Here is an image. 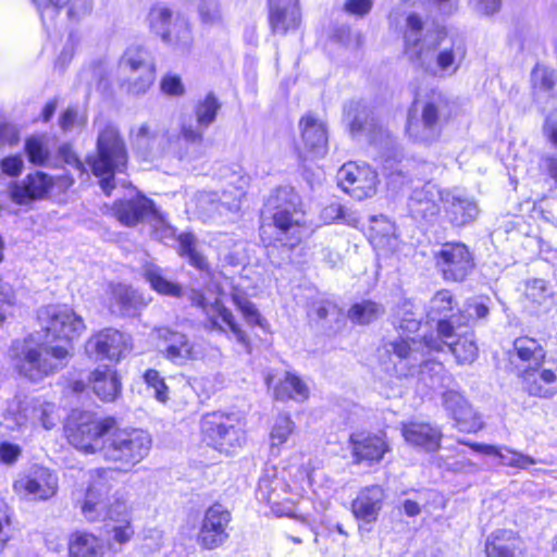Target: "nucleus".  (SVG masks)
<instances>
[{
  "instance_id": "1",
  "label": "nucleus",
  "mask_w": 557,
  "mask_h": 557,
  "mask_svg": "<svg viewBox=\"0 0 557 557\" xmlns=\"http://www.w3.org/2000/svg\"><path fill=\"white\" fill-rule=\"evenodd\" d=\"M70 443L85 454H98L116 475L140 463L152 447L151 435L138 428H120L114 418L86 417L69 433Z\"/></svg>"
},
{
  "instance_id": "2",
  "label": "nucleus",
  "mask_w": 557,
  "mask_h": 557,
  "mask_svg": "<svg viewBox=\"0 0 557 557\" xmlns=\"http://www.w3.org/2000/svg\"><path fill=\"white\" fill-rule=\"evenodd\" d=\"M47 335L63 341V345L45 346L23 343L13 348L12 363L20 375L38 382L61 370L71 358V342L85 330L83 319L66 306H47L38 311Z\"/></svg>"
},
{
  "instance_id": "3",
  "label": "nucleus",
  "mask_w": 557,
  "mask_h": 557,
  "mask_svg": "<svg viewBox=\"0 0 557 557\" xmlns=\"http://www.w3.org/2000/svg\"><path fill=\"white\" fill-rule=\"evenodd\" d=\"M404 53L413 66L433 75L451 76L465 57L463 41L441 28H425L422 17L409 13L401 27Z\"/></svg>"
},
{
  "instance_id": "4",
  "label": "nucleus",
  "mask_w": 557,
  "mask_h": 557,
  "mask_svg": "<svg viewBox=\"0 0 557 557\" xmlns=\"http://www.w3.org/2000/svg\"><path fill=\"white\" fill-rule=\"evenodd\" d=\"M221 102L213 92L199 99L194 107L196 121L190 115H182L180 131H164L158 139L156 154L172 156L180 160H196L202 156L205 129L216 120Z\"/></svg>"
},
{
  "instance_id": "5",
  "label": "nucleus",
  "mask_w": 557,
  "mask_h": 557,
  "mask_svg": "<svg viewBox=\"0 0 557 557\" xmlns=\"http://www.w3.org/2000/svg\"><path fill=\"white\" fill-rule=\"evenodd\" d=\"M97 126L96 154L87 160L95 176L99 177L100 187L108 196L114 188V175L123 172L127 164L125 143L117 127L103 117L95 120Z\"/></svg>"
},
{
  "instance_id": "6",
  "label": "nucleus",
  "mask_w": 557,
  "mask_h": 557,
  "mask_svg": "<svg viewBox=\"0 0 557 557\" xmlns=\"http://www.w3.org/2000/svg\"><path fill=\"white\" fill-rule=\"evenodd\" d=\"M298 194L294 188L285 186L276 188L267 199L262 219H271L276 230L275 240L287 250L296 247L305 228L304 212Z\"/></svg>"
},
{
  "instance_id": "7",
  "label": "nucleus",
  "mask_w": 557,
  "mask_h": 557,
  "mask_svg": "<svg viewBox=\"0 0 557 557\" xmlns=\"http://www.w3.org/2000/svg\"><path fill=\"white\" fill-rule=\"evenodd\" d=\"M116 472L111 468H98L91 472L89 483L83 499L77 500L84 518L90 522L106 519L119 520L127 515V505L122 497L110 496Z\"/></svg>"
},
{
  "instance_id": "8",
  "label": "nucleus",
  "mask_w": 557,
  "mask_h": 557,
  "mask_svg": "<svg viewBox=\"0 0 557 557\" xmlns=\"http://www.w3.org/2000/svg\"><path fill=\"white\" fill-rule=\"evenodd\" d=\"M453 109V103L442 92H432L428 98L416 101L408 113V137L423 145L435 143L451 117Z\"/></svg>"
},
{
  "instance_id": "9",
  "label": "nucleus",
  "mask_w": 557,
  "mask_h": 557,
  "mask_svg": "<svg viewBox=\"0 0 557 557\" xmlns=\"http://www.w3.org/2000/svg\"><path fill=\"white\" fill-rule=\"evenodd\" d=\"M122 86L128 94L143 95L153 84L156 67L149 52L139 47H128L119 61Z\"/></svg>"
},
{
  "instance_id": "10",
  "label": "nucleus",
  "mask_w": 557,
  "mask_h": 557,
  "mask_svg": "<svg viewBox=\"0 0 557 557\" xmlns=\"http://www.w3.org/2000/svg\"><path fill=\"white\" fill-rule=\"evenodd\" d=\"M200 429L203 442L226 455L234 453L245 442L244 431L236 419L221 412L205 414Z\"/></svg>"
},
{
  "instance_id": "11",
  "label": "nucleus",
  "mask_w": 557,
  "mask_h": 557,
  "mask_svg": "<svg viewBox=\"0 0 557 557\" xmlns=\"http://www.w3.org/2000/svg\"><path fill=\"white\" fill-rule=\"evenodd\" d=\"M455 317H450L449 320H438V338L425 337V346L430 350L436 351L443 350L446 346L459 364L472 363L478 357V346L473 334L469 332L463 334L457 333L460 326L455 322Z\"/></svg>"
},
{
  "instance_id": "12",
  "label": "nucleus",
  "mask_w": 557,
  "mask_h": 557,
  "mask_svg": "<svg viewBox=\"0 0 557 557\" xmlns=\"http://www.w3.org/2000/svg\"><path fill=\"white\" fill-rule=\"evenodd\" d=\"M436 265L448 282H462L474 269L469 248L462 243H445L436 252Z\"/></svg>"
},
{
  "instance_id": "13",
  "label": "nucleus",
  "mask_w": 557,
  "mask_h": 557,
  "mask_svg": "<svg viewBox=\"0 0 557 557\" xmlns=\"http://www.w3.org/2000/svg\"><path fill=\"white\" fill-rule=\"evenodd\" d=\"M245 194L242 188L224 190L221 195L212 191H200L196 196V211L200 219L216 222L230 213L239 211Z\"/></svg>"
},
{
  "instance_id": "14",
  "label": "nucleus",
  "mask_w": 557,
  "mask_h": 557,
  "mask_svg": "<svg viewBox=\"0 0 557 557\" xmlns=\"http://www.w3.org/2000/svg\"><path fill=\"white\" fill-rule=\"evenodd\" d=\"M338 186L357 200L372 197L376 193L377 174L368 164L345 163L337 172Z\"/></svg>"
},
{
  "instance_id": "15",
  "label": "nucleus",
  "mask_w": 557,
  "mask_h": 557,
  "mask_svg": "<svg viewBox=\"0 0 557 557\" xmlns=\"http://www.w3.org/2000/svg\"><path fill=\"white\" fill-rule=\"evenodd\" d=\"M18 494L32 500H47L53 497L59 488L58 475L45 467H34L14 483Z\"/></svg>"
},
{
  "instance_id": "16",
  "label": "nucleus",
  "mask_w": 557,
  "mask_h": 557,
  "mask_svg": "<svg viewBox=\"0 0 557 557\" xmlns=\"http://www.w3.org/2000/svg\"><path fill=\"white\" fill-rule=\"evenodd\" d=\"M231 512L220 504H214L206 510L198 534L199 544L207 549H214L228 539L227 527Z\"/></svg>"
},
{
  "instance_id": "17",
  "label": "nucleus",
  "mask_w": 557,
  "mask_h": 557,
  "mask_svg": "<svg viewBox=\"0 0 557 557\" xmlns=\"http://www.w3.org/2000/svg\"><path fill=\"white\" fill-rule=\"evenodd\" d=\"M129 350L131 337L114 329H106L86 343L87 354L99 359L119 360Z\"/></svg>"
},
{
  "instance_id": "18",
  "label": "nucleus",
  "mask_w": 557,
  "mask_h": 557,
  "mask_svg": "<svg viewBox=\"0 0 557 557\" xmlns=\"http://www.w3.org/2000/svg\"><path fill=\"white\" fill-rule=\"evenodd\" d=\"M385 499L384 490L380 485L362 488L351 504L352 513L359 521L360 531H371L377 520Z\"/></svg>"
},
{
  "instance_id": "19",
  "label": "nucleus",
  "mask_w": 557,
  "mask_h": 557,
  "mask_svg": "<svg viewBox=\"0 0 557 557\" xmlns=\"http://www.w3.org/2000/svg\"><path fill=\"white\" fill-rule=\"evenodd\" d=\"M189 299L193 305L201 308L208 315L212 329L224 331L225 326L234 334L236 339L243 345H247L248 339L244 331L235 322L232 312L215 299L213 304H209L206 297L198 290H191Z\"/></svg>"
},
{
  "instance_id": "20",
  "label": "nucleus",
  "mask_w": 557,
  "mask_h": 557,
  "mask_svg": "<svg viewBox=\"0 0 557 557\" xmlns=\"http://www.w3.org/2000/svg\"><path fill=\"white\" fill-rule=\"evenodd\" d=\"M159 337L164 343V357L176 364H184L189 360L199 359L203 350L200 345L191 341L186 334L161 329Z\"/></svg>"
},
{
  "instance_id": "21",
  "label": "nucleus",
  "mask_w": 557,
  "mask_h": 557,
  "mask_svg": "<svg viewBox=\"0 0 557 557\" xmlns=\"http://www.w3.org/2000/svg\"><path fill=\"white\" fill-rule=\"evenodd\" d=\"M268 21L275 35H286L298 29L301 13L298 0H268Z\"/></svg>"
},
{
  "instance_id": "22",
  "label": "nucleus",
  "mask_w": 557,
  "mask_h": 557,
  "mask_svg": "<svg viewBox=\"0 0 557 557\" xmlns=\"http://www.w3.org/2000/svg\"><path fill=\"white\" fill-rule=\"evenodd\" d=\"M442 202L449 222L456 226L467 225L479 215L475 200L461 191L444 190Z\"/></svg>"
},
{
  "instance_id": "23",
  "label": "nucleus",
  "mask_w": 557,
  "mask_h": 557,
  "mask_svg": "<svg viewBox=\"0 0 557 557\" xmlns=\"http://www.w3.org/2000/svg\"><path fill=\"white\" fill-rule=\"evenodd\" d=\"M420 344L411 338H399L385 344L387 354L395 356L398 361L394 363L395 373L399 377H408L416 373V368L422 361L419 351Z\"/></svg>"
},
{
  "instance_id": "24",
  "label": "nucleus",
  "mask_w": 557,
  "mask_h": 557,
  "mask_svg": "<svg viewBox=\"0 0 557 557\" xmlns=\"http://www.w3.org/2000/svg\"><path fill=\"white\" fill-rule=\"evenodd\" d=\"M443 191L426 182L421 188L417 187L412 190L408 199V211L416 220H429L437 215L440 211L438 199L442 201Z\"/></svg>"
},
{
  "instance_id": "25",
  "label": "nucleus",
  "mask_w": 557,
  "mask_h": 557,
  "mask_svg": "<svg viewBox=\"0 0 557 557\" xmlns=\"http://www.w3.org/2000/svg\"><path fill=\"white\" fill-rule=\"evenodd\" d=\"M154 210L153 202L143 195L128 199L116 200L112 208V215L125 226H135L149 218Z\"/></svg>"
},
{
  "instance_id": "26",
  "label": "nucleus",
  "mask_w": 557,
  "mask_h": 557,
  "mask_svg": "<svg viewBox=\"0 0 557 557\" xmlns=\"http://www.w3.org/2000/svg\"><path fill=\"white\" fill-rule=\"evenodd\" d=\"M352 455L358 462H379L389 446L383 435L371 433H354L349 437Z\"/></svg>"
},
{
  "instance_id": "27",
  "label": "nucleus",
  "mask_w": 557,
  "mask_h": 557,
  "mask_svg": "<svg viewBox=\"0 0 557 557\" xmlns=\"http://www.w3.org/2000/svg\"><path fill=\"white\" fill-rule=\"evenodd\" d=\"M523 388L529 395L541 398H550L557 394V373L542 366L523 369L520 374Z\"/></svg>"
},
{
  "instance_id": "28",
  "label": "nucleus",
  "mask_w": 557,
  "mask_h": 557,
  "mask_svg": "<svg viewBox=\"0 0 557 557\" xmlns=\"http://www.w3.org/2000/svg\"><path fill=\"white\" fill-rule=\"evenodd\" d=\"M301 138L305 147L317 157L327 151V128L323 120L312 113L304 115L299 122Z\"/></svg>"
},
{
  "instance_id": "29",
  "label": "nucleus",
  "mask_w": 557,
  "mask_h": 557,
  "mask_svg": "<svg viewBox=\"0 0 557 557\" xmlns=\"http://www.w3.org/2000/svg\"><path fill=\"white\" fill-rule=\"evenodd\" d=\"M359 104L351 103L347 110V117L350 120V133L356 136L364 134L370 143L387 146L391 143V134L382 124H379L373 117L369 119L364 112L357 113L351 117L352 111H357Z\"/></svg>"
},
{
  "instance_id": "30",
  "label": "nucleus",
  "mask_w": 557,
  "mask_h": 557,
  "mask_svg": "<svg viewBox=\"0 0 557 557\" xmlns=\"http://www.w3.org/2000/svg\"><path fill=\"white\" fill-rule=\"evenodd\" d=\"M401 434L405 441L414 447H420L426 451L438 449L442 432L440 429L429 423L410 421L401 426Z\"/></svg>"
},
{
  "instance_id": "31",
  "label": "nucleus",
  "mask_w": 557,
  "mask_h": 557,
  "mask_svg": "<svg viewBox=\"0 0 557 557\" xmlns=\"http://www.w3.org/2000/svg\"><path fill=\"white\" fill-rule=\"evenodd\" d=\"M487 557H523V542L511 530H496L486 539Z\"/></svg>"
},
{
  "instance_id": "32",
  "label": "nucleus",
  "mask_w": 557,
  "mask_h": 557,
  "mask_svg": "<svg viewBox=\"0 0 557 557\" xmlns=\"http://www.w3.org/2000/svg\"><path fill=\"white\" fill-rule=\"evenodd\" d=\"M35 410L32 401H25V397H14L7 403L1 416L0 426L10 432H24L30 426L29 411Z\"/></svg>"
},
{
  "instance_id": "33",
  "label": "nucleus",
  "mask_w": 557,
  "mask_h": 557,
  "mask_svg": "<svg viewBox=\"0 0 557 557\" xmlns=\"http://www.w3.org/2000/svg\"><path fill=\"white\" fill-rule=\"evenodd\" d=\"M513 351L520 361L517 363L520 374L523 369H529V367L535 369V367L542 366L546 355L542 345L536 339L528 336L516 338Z\"/></svg>"
},
{
  "instance_id": "34",
  "label": "nucleus",
  "mask_w": 557,
  "mask_h": 557,
  "mask_svg": "<svg viewBox=\"0 0 557 557\" xmlns=\"http://www.w3.org/2000/svg\"><path fill=\"white\" fill-rule=\"evenodd\" d=\"M537 102L557 108V73L536 66L532 73Z\"/></svg>"
},
{
  "instance_id": "35",
  "label": "nucleus",
  "mask_w": 557,
  "mask_h": 557,
  "mask_svg": "<svg viewBox=\"0 0 557 557\" xmlns=\"http://www.w3.org/2000/svg\"><path fill=\"white\" fill-rule=\"evenodd\" d=\"M50 187L51 178L42 172H36L26 177L23 186L12 190V197L17 203L25 205L30 200L46 196Z\"/></svg>"
},
{
  "instance_id": "36",
  "label": "nucleus",
  "mask_w": 557,
  "mask_h": 557,
  "mask_svg": "<svg viewBox=\"0 0 557 557\" xmlns=\"http://www.w3.org/2000/svg\"><path fill=\"white\" fill-rule=\"evenodd\" d=\"M90 381L95 394L102 400L112 401L120 394L121 382L116 372L110 368L95 370Z\"/></svg>"
},
{
  "instance_id": "37",
  "label": "nucleus",
  "mask_w": 557,
  "mask_h": 557,
  "mask_svg": "<svg viewBox=\"0 0 557 557\" xmlns=\"http://www.w3.org/2000/svg\"><path fill=\"white\" fill-rule=\"evenodd\" d=\"M112 302L110 310L113 313L129 315L143 305L141 297L129 286L116 284L111 286Z\"/></svg>"
},
{
  "instance_id": "38",
  "label": "nucleus",
  "mask_w": 557,
  "mask_h": 557,
  "mask_svg": "<svg viewBox=\"0 0 557 557\" xmlns=\"http://www.w3.org/2000/svg\"><path fill=\"white\" fill-rule=\"evenodd\" d=\"M102 541L91 533L77 531L70 540V557H103Z\"/></svg>"
},
{
  "instance_id": "39",
  "label": "nucleus",
  "mask_w": 557,
  "mask_h": 557,
  "mask_svg": "<svg viewBox=\"0 0 557 557\" xmlns=\"http://www.w3.org/2000/svg\"><path fill=\"white\" fill-rule=\"evenodd\" d=\"M418 381L429 389H438L448 386L451 377L447 374L443 363L428 360L419 364Z\"/></svg>"
},
{
  "instance_id": "40",
  "label": "nucleus",
  "mask_w": 557,
  "mask_h": 557,
  "mask_svg": "<svg viewBox=\"0 0 557 557\" xmlns=\"http://www.w3.org/2000/svg\"><path fill=\"white\" fill-rule=\"evenodd\" d=\"M449 406L454 403L460 405V410L454 411L451 418L454 419L456 426L462 432H476L483 426L481 417L473 410L462 395H451L449 398Z\"/></svg>"
},
{
  "instance_id": "41",
  "label": "nucleus",
  "mask_w": 557,
  "mask_h": 557,
  "mask_svg": "<svg viewBox=\"0 0 557 557\" xmlns=\"http://www.w3.org/2000/svg\"><path fill=\"white\" fill-rule=\"evenodd\" d=\"M69 2V15L78 16L87 13L90 8V0H34L44 23H46V14L53 20L58 14V9Z\"/></svg>"
},
{
  "instance_id": "42",
  "label": "nucleus",
  "mask_w": 557,
  "mask_h": 557,
  "mask_svg": "<svg viewBox=\"0 0 557 557\" xmlns=\"http://www.w3.org/2000/svg\"><path fill=\"white\" fill-rule=\"evenodd\" d=\"M144 276L157 293L165 296L181 297L182 287L177 283L168 280L160 267L147 264L144 268Z\"/></svg>"
},
{
  "instance_id": "43",
  "label": "nucleus",
  "mask_w": 557,
  "mask_h": 557,
  "mask_svg": "<svg viewBox=\"0 0 557 557\" xmlns=\"http://www.w3.org/2000/svg\"><path fill=\"white\" fill-rule=\"evenodd\" d=\"M276 399H295L302 401L308 398L307 385L296 375L287 373L283 381L274 388Z\"/></svg>"
},
{
  "instance_id": "44",
  "label": "nucleus",
  "mask_w": 557,
  "mask_h": 557,
  "mask_svg": "<svg viewBox=\"0 0 557 557\" xmlns=\"http://www.w3.org/2000/svg\"><path fill=\"white\" fill-rule=\"evenodd\" d=\"M196 10L199 21L205 27H223L225 25L221 0H198Z\"/></svg>"
},
{
  "instance_id": "45",
  "label": "nucleus",
  "mask_w": 557,
  "mask_h": 557,
  "mask_svg": "<svg viewBox=\"0 0 557 557\" xmlns=\"http://www.w3.org/2000/svg\"><path fill=\"white\" fill-rule=\"evenodd\" d=\"M25 401H32L35 410L29 411L32 421L30 426L40 424L46 430L55 425V405L40 398L26 397Z\"/></svg>"
},
{
  "instance_id": "46",
  "label": "nucleus",
  "mask_w": 557,
  "mask_h": 557,
  "mask_svg": "<svg viewBox=\"0 0 557 557\" xmlns=\"http://www.w3.org/2000/svg\"><path fill=\"white\" fill-rule=\"evenodd\" d=\"M383 313L384 309L381 305L364 300L351 306L348 311V318L357 324H369L379 319Z\"/></svg>"
},
{
  "instance_id": "47",
  "label": "nucleus",
  "mask_w": 557,
  "mask_h": 557,
  "mask_svg": "<svg viewBox=\"0 0 557 557\" xmlns=\"http://www.w3.org/2000/svg\"><path fill=\"white\" fill-rule=\"evenodd\" d=\"M148 21L154 34L159 35L163 41L169 39L174 21L172 20V12L168 8H152L149 12Z\"/></svg>"
},
{
  "instance_id": "48",
  "label": "nucleus",
  "mask_w": 557,
  "mask_h": 557,
  "mask_svg": "<svg viewBox=\"0 0 557 557\" xmlns=\"http://www.w3.org/2000/svg\"><path fill=\"white\" fill-rule=\"evenodd\" d=\"M24 150L28 161L35 165H44L50 157L47 138L42 135H34L25 140Z\"/></svg>"
},
{
  "instance_id": "49",
  "label": "nucleus",
  "mask_w": 557,
  "mask_h": 557,
  "mask_svg": "<svg viewBox=\"0 0 557 557\" xmlns=\"http://www.w3.org/2000/svg\"><path fill=\"white\" fill-rule=\"evenodd\" d=\"M395 231L394 223L385 215L371 219L370 237L375 245H388L395 236Z\"/></svg>"
},
{
  "instance_id": "50",
  "label": "nucleus",
  "mask_w": 557,
  "mask_h": 557,
  "mask_svg": "<svg viewBox=\"0 0 557 557\" xmlns=\"http://www.w3.org/2000/svg\"><path fill=\"white\" fill-rule=\"evenodd\" d=\"M456 301L450 290L441 289L430 299L426 315L434 320L437 317L446 315L453 310Z\"/></svg>"
},
{
  "instance_id": "51",
  "label": "nucleus",
  "mask_w": 557,
  "mask_h": 557,
  "mask_svg": "<svg viewBox=\"0 0 557 557\" xmlns=\"http://www.w3.org/2000/svg\"><path fill=\"white\" fill-rule=\"evenodd\" d=\"M398 327L407 333H414L421 323V313L410 301H405L397 311Z\"/></svg>"
},
{
  "instance_id": "52",
  "label": "nucleus",
  "mask_w": 557,
  "mask_h": 557,
  "mask_svg": "<svg viewBox=\"0 0 557 557\" xmlns=\"http://www.w3.org/2000/svg\"><path fill=\"white\" fill-rule=\"evenodd\" d=\"M149 218L156 239L164 244L175 240V228L166 221L165 216L161 212L154 208Z\"/></svg>"
},
{
  "instance_id": "53",
  "label": "nucleus",
  "mask_w": 557,
  "mask_h": 557,
  "mask_svg": "<svg viewBox=\"0 0 557 557\" xmlns=\"http://www.w3.org/2000/svg\"><path fill=\"white\" fill-rule=\"evenodd\" d=\"M145 383L148 389L151 391L156 400L165 404L170 399V391L164 382V379L157 370L149 369L144 374Z\"/></svg>"
},
{
  "instance_id": "54",
  "label": "nucleus",
  "mask_w": 557,
  "mask_h": 557,
  "mask_svg": "<svg viewBox=\"0 0 557 557\" xmlns=\"http://www.w3.org/2000/svg\"><path fill=\"white\" fill-rule=\"evenodd\" d=\"M180 244V253L188 258L189 262L198 269L207 265L206 259L195 249L196 238L190 233H183L177 238Z\"/></svg>"
},
{
  "instance_id": "55",
  "label": "nucleus",
  "mask_w": 557,
  "mask_h": 557,
  "mask_svg": "<svg viewBox=\"0 0 557 557\" xmlns=\"http://www.w3.org/2000/svg\"><path fill=\"white\" fill-rule=\"evenodd\" d=\"M191 41L193 35L188 22L183 18H175L170 37L169 39H165L164 42L182 48H188L191 45Z\"/></svg>"
},
{
  "instance_id": "56",
  "label": "nucleus",
  "mask_w": 557,
  "mask_h": 557,
  "mask_svg": "<svg viewBox=\"0 0 557 557\" xmlns=\"http://www.w3.org/2000/svg\"><path fill=\"white\" fill-rule=\"evenodd\" d=\"M295 428L294 422L287 414H280L271 430L272 448L287 442Z\"/></svg>"
},
{
  "instance_id": "57",
  "label": "nucleus",
  "mask_w": 557,
  "mask_h": 557,
  "mask_svg": "<svg viewBox=\"0 0 557 557\" xmlns=\"http://www.w3.org/2000/svg\"><path fill=\"white\" fill-rule=\"evenodd\" d=\"M488 314V308L485 304L476 300H469L465 304L463 310L459 315H454L455 322L459 325H468L474 319H483Z\"/></svg>"
},
{
  "instance_id": "58",
  "label": "nucleus",
  "mask_w": 557,
  "mask_h": 557,
  "mask_svg": "<svg viewBox=\"0 0 557 557\" xmlns=\"http://www.w3.org/2000/svg\"><path fill=\"white\" fill-rule=\"evenodd\" d=\"M321 219L324 223L343 221L348 225H356L358 220L352 213H347L345 208L338 202H332L321 212Z\"/></svg>"
},
{
  "instance_id": "59",
  "label": "nucleus",
  "mask_w": 557,
  "mask_h": 557,
  "mask_svg": "<svg viewBox=\"0 0 557 557\" xmlns=\"http://www.w3.org/2000/svg\"><path fill=\"white\" fill-rule=\"evenodd\" d=\"M233 301L248 324L259 325L261 327L264 326L263 318L260 315L258 309L251 301L239 295H234Z\"/></svg>"
},
{
  "instance_id": "60",
  "label": "nucleus",
  "mask_w": 557,
  "mask_h": 557,
  "mask_svg": "<svg viewBox=\"0 0 557 557\" xmlns=\"http://www.w3.org/2000/svg\"><path fill=\"white\" fill-rule=\"evenodd\" d=\"M500 463L506 467L527 469L531 465H535L537 461L531 456L524 455L520 451L511 450L507 447L503 448L500 454Z\"/></svg>"
},
{
  "instance_id": "61",
  "label": "nucleus",
  "mask_w": 557,
  "mask_h": 557,
  "mask_svg": "<svg viewBox=\"0 0 557 557\" xmlns=\"http://www.w3.org/2000/svg\"><path fill=\"white\" fill-rule=\"evenodd\" d=\"M87 117L84 113L79 112L77 108H67L59 119V125L62 131L69 132L75 127L84 126Z\"/></svg>"
},
{
  "instance_id": "62",
  "label": "nucleus",
  "mask_w": 557,
  "mask_h": 557,
  "mask_svg": "<svg viewBox=\"0 0 557 557\" xmlns=\"http://www.w3.org/2000/svg\"><path fill=\"white\" fill-rule=\"evenodd\" d=\"M524 294L531 301L541 304L549 295V289L544 280L534 278L525 283Z\"/></svg>"
},
{
  "instance_id": "63",
  "label": "nucleus",
  "mask_w": 557,
  "mask_h": 557,
  "mask_svg": "<svg viewBox=\"0 0 557 557\" xmlns=\"http://www.w3.org/2000/svg\"><path fill=\"white\" fill-rule=\"evenodd\" d=\"M131 137L138 147L149 148L154 150L153 143L158 139L156 132L151 131L148 124L140 125L136 131L131 132Z\"/></svg>"
},
{
  "instance_id": "64",
  "label": "nucleus",
  "mask_w": 557,
  "mask_h": 557,
  "mask_svg": "<svg viewBox=\"0 0 557 557\" xmlns=\"http://www.w3.org/2000/svg\"><path fill=\"white\" fill-rule=\"evenodd\" d=\"M160 88L163 94L173 97L183 96L185 92L181 77L173 74H166L162 77Z\"/></svg>"
}]
</instances>
